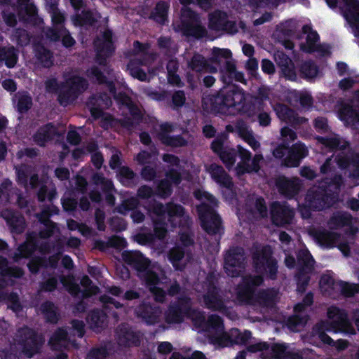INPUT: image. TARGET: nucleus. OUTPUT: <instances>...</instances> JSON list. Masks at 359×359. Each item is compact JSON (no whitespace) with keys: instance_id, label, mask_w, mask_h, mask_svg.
Masks as SVG:
<instances>
[{"instance_id":"obj_1","label":"nucleus","mask_w":359,"mask_h":359,"mask_svg":"<svg viewBox=\"0 0 359 359\" xmlns=\"http://www.w3.org/2000/svg\"><path fill=\"white\" fill-rule=\"evenodd\" d=\"M220 79L225 86L203 97V109L215 115L236 116L247 113L246 94L238 85L232 83L234 80L247 84L244 74L237 71L235 62L229 65Z\"/></svg>"},{"instance_id":"obj_2","label":"nucleus","mask_w":359,"mask_h":359,"mask_svg":"<svg viewBox=\"0 0 359 359\" xmlns=\"http://www.w3.org/2000/svg\"><path fill=\"white\" fill-rule=\"evenodd\" d=\"M196 200L205 201L196 206V211L201 222V228L210 236H217L215 240L219 243L224 233L222 220L216 208L218 207V200L211 194L201 189L194 191Z\"/></svg>"},{"instance_id":"obj_3","label":"nucleus","mask_w":359,"mask_h":359,"mask_svg":"<svg viewBox=\"0 0 359 359\" xmlns=\"http://www.w3.org/2000/svg\"><path fill=\"white\" fill-rule=\"evenodd\" d=\"M270 245H264L252 253V266L256 273L265 274L266 280H276L278 274V262Z\"/></svg>"},{"instance_id":"obj_4","label":"nucleus","mask_w":359,"mask_h":359,"mask_svg":"<svg viewBox=\"0 0 359 359\" xmlns=\"http://www.w3.org/2000/svg\"><path fill=\"white\" fill-rule=\"evenodd\" d=\"M175 30L184 36L195 39H201L208 34L205 27L202 25L200 15L189 7L181 9L180 22L175 25Z\"/></svg>"},{"instance_id":"obj_5","label":"nucleus","mask_w":359,"mask_h":359,"mask_svg":"<svg viewBox=\"0 0 359 359\" xmlns=\"http://www.w3.org/2000/svg\"><path fill=\"white\" fill-rule=\"evenodd\" d=\"M88 81L83 76L74 74L61 83V89L57 95L60 105L66 107L77 100L80 95L88 88Z\"/></svg>"},{"instance_id":"obj_6","label":"nucleus","mask_w":359,"mask_h":359,"mask_svg":"<svg viewBox=\"0 0 359 359\" xmlns=\"http://www.w3.org/2000/svg\"><path fill=\"white\" fill-rule=\"evenodd\" d=\"M16 341L22 347V351L25 355L31 358L40 352L44 343V338L34 329L24 325L18 329Z\"/></svg>"},{"instance_id":"obj_7","label":"nucleus","mask_w":359,"mask_h":359,"mask_svg":"<svg viewBox=\"0 0 359 359\" xmlns=\"http://www.w3.org/2000/svg\"><path fill=\"white\" fill-rule=\"evenodd\" d=\"M327 318L330 321H323V327H328L334 332H343L349 335H355V330L350 322L347 312L337 306H332L327 310Z\"/></svg>"},{"instance_id":"obj_8","label":"nucleus","mask_w":359,"mask_h":359,"mask_svg":"<svg viewBox=\"0 0 359 359\" xmlns=\"http://www.w3.org/2000/svg\"><path fill=\"white\" fill-rule=\"evenodd\" d=\"M247 255L244 249L239 246L229 248L224 255V269L232 278L239 277L245 273Z\"/></svg>"},{"instance_id":"obj_9","label":"nucleus","mask_w":359,"mask_h":359,"mask_svg":"<svg viewBox=\"0 0 359 359\" xmlns=\"http://www.w3.org/2000/svg\"><path fill=\"white\" fill-rule=\"evenodd\" d=\"M305 201L313 211H320L332 207L337 202V196L318 187L308 190Z\"/></svg>"},{"instance_id":"obj_10","label":"nucleus","mask_w":359,"mask_h":359,"mask_svg":"<svg viewBox=\"0 0 359 359\" xmlns=\"http://www.w3.org/2000/svg\"><path fill=\"white\" fill-rule=\"evenodd\" d=\"M191 311H194V309H192L191 298L182 295L168 306L165 319L169 324L181 323L185 316H190Z\"/></svg>"},{"instance_id":"obj_11","label":"nucleus","mask_w":359,"mask_h":359,"mask_svg":"<svg viewBox=\"0 0 359 359\" xmlns=\"http://www.w3.org/2000/svg\"><path fill=\"white\" fill-rule=\"evenodd\" d=\"M208 28L215 32H222L231 34L237 32L236 22L229 20L227 13L219 9L209 14Z\"/></svg>"},{"instance_id":"obj_12","label":"nucleus","mask_w":359,"mask_h":359,"mask_svg":"<svg viewBox=\"0 0 359 359\" xmlns=\"http://www.w3.org/2000/svg\"><path fill=\"white\" fill-rule=\"evenodd\" d=\"M272 223L277 226H283L292 222L294 212L287 203L274 201L270 205Z\"/></svg>"},{"instance_id":"obj_13","label":"nucleus","mask_w":359,"mask_h":359,"mask_svg":"<svg viewBox=\"0 0 359 359\" xmlns=\"http://www.w3.org/2000/svg\"><path fill=\"white\" fill-rule=\"evenodd\" d=\"M275 185L278 192L287 199L294 198L302 189V184L297 177L290 179L285 175L278 176L275 180Z\"/></svg>"},{"instance_id":"obj_14","label":"nucleus","mask_w":359,"mask_h":359,"mask_svg":"<svg viewBox=\"0 0 359 359\" xmlns=\"http://www.w3.org/2000/svg\"><path fill=\"white\" fill-rule=\"evenodd\" d=\"M161 309L150 302H142L135 309V314L147 325H154L159 322Z\"/></svg>"},{"instance_id":"obj_15","label":"nucleus","mask_w":359,"mask_h":359,"mask_svg":"<svg viewBox=\"0 0 359 359\" xmlns=\"http://www.w3.org/2000/svg\"><path fill=\"white\" fill-rule=\"evenodd\" d=\"M273 110L281 121L294 128H297L307 121L306 118L299 116L294 109L285 104L276 103L273 106Z\"/></svg>"},{"instance_id":"obj_16","label":"nucleus","mask_w":359,"mask_h":359,"mask_svg":"<svg viewBox=\"0 0 359 359\" xmlns=\"http://www.w3.org/2000/svg\"><path fill=\"white\" fill-rule=\"evenodd\" d=\"M142 334L126 324L118 327V342L124 347H137L141 344Z\"/></svg>"},{"instance_id":"obj_17","label":"nucleus","mask_w":359,"mask_h":359,"mask_svg":"<svg viewBox=\"0 0 359 359\" xmlns=\"http://www.w3.org/2000/svg\"><path fill=\"white\" fill-rule=\"evenodd\" d=\"M211 178L219 187L226 189L231 192V197L234 195V184L232 177L225 171L224 168L216 163H211L208 169Z\"/></svg>"},{"instance_id":"obj_18","label":"nucleus","mask_w":359,"mask_h":359,"mask_svg":"<svg viewBox=\"0 0 359 359\" xmlns=\"http://www.w3.org/2000/svg\"><path fill=\"white\" fill-rule=\"evenodd\" d=\"M122 258L125 263L136 270L140 276L149 269L151 261L140 251H124Z\"/></svg>"},{"instance_id":"obj_19","label":"nucleus","mask_w":359,"mask_h":359,"mask_svg":"<svg viewBox=\"0 0 359 359\" xmlns=\"http://www.w3.org/2000/svg\"><path fill=\"white\" fill-rule=\"evenodd\" d=\"M210 61L217 66L216 68L219 69L220 76L229 69V65L234 63L231 51L227 48H213Z\"/></svg>"},{"instance_id":"obj_20","label":"nucleus","mask_w":359,"mask_h":359,"mask_svg":"<svg viewBox=\"0 0 359 359\" xmlns=\"http://www.w3.org/2000/svg\"><path fill=\"white\" fill-rule=\"evenodd\" d=\"M308 149L304 143H295L288 148V154L283 159V163L288 168L298 167L302 160L308 155Z\"/></svg>"},{"instance_id":"obj_21","label":"nucleus","mask_w":359,"mask_h":359,"mask_svg":"<svg viewBox=\"0 0 359 359\" xmlns=\"http://www.w3.org/2000/svg\"><path fill=\"white\" fill-rule=\"evenodd\" d=\"M278 291L274 287L259 289L253 292L252 302L263 308H272L276 303Z\"/></svg>"},{"instance_id":"obj_22","label":"nucleus","mask_w":359,"mask_h":359,"mask_svg":"<svg viewBox=\"0 0 359 359\" xmlns=\"http://www.w3.org/2000/svg\"><path fill=\"white\" fill-rule=\"evenodd\" d=\"M274 60L286 79L292 81L297 79L294 64L287 55L283 51H278L274 55Z\"/></svg>"},{"instance_id":"obj_23","label":"nucleus","mask_w":359,"mask_h":359,"mask_svg":"<svg viewBox=\"0 0 359 359\" xmlns=\"http://www.w3.org/2000/svg\"><path fill=\"white\" fill-rule=\"evenodd\" d=\"M11 231L15 234H21L26 228L25 219L22 215L13 210H6L2 212Z\"/></svg>"},{"instance_id":"obj_24","label":"nucleus","mask_w":359,"mask_h":359,"mask_svg":"<svg viewBox=\"0 0 359 359\" xmlns=\"http://www.w3.org/2000/svg\"><path fill=\"white\" fill-rule=\"evenodd\" d=\"M336 162L341 169L352 168L350 177L354 179L359 178V154L350 153L345 155H339L336 157Z\"/></svg>"},{"instance_id":"obj_25","label":"nucleus","mask_w":359,"mask_h":359,"mask_svg":"<svg viewBox=\"0 0 359 359\" xmlns=\"http://www.w3.org/2000/svg\"><path fill=\"white\" fill-rule=\"evenodd\" d=\"M96 52L104 53L106 55H112L115 51L113 42V32L111 29H105L100 37H97L93 41Z\"/></svg>"},{"instance_id":"obj_26","label":"nucleus","mask_w":359,"mask_h":359,"mask_svg":"<svg viewBox=\"0 0 359 359\" xmlns=\"http://www.w3.org/2000/svg\"><path fill=\"white\" fill-rule=\"evenodd\" d=\"M203 303L204 306L212 311L223 312L226 306L223 300L219 290L206 291L203 295Z\"/></svg>"},{"instance_id":"obj_27","label":"nucleus","mask_w":359,"mask_h":359,"mask_svg":"<svg viewBox=\"0 0 359 359\" xmlns=\"http://www.w3.org/2000/svg\"><path fill=\"white\" fill-rule=\"evenodd\" d=\"M57 134L56 128L53 123L40 126L33 135V141L39 147H45Z\"/></svg>"},{"instance_id":"obj_28","label":"nucleus","mask_w":359,"mask_h":359,"mask_svg":"<svg viewBox=\"0 0 359 359\" xmlns=\"http://www.w3.org/2000/svg\"><path fill=\"white\" fill-rule=\"evenodd\" d=\"M264 359H302V357L299 353L287 351V346L285 344H273L269 345Z\"/></svg>"},{"instance_id":"obj_29","label":"nucleus","mask_w":359,"mask_h":359,"mask_svg":"<svg viewBox=\"0 0 359 359\" xmlns=\"http://www.w3.org/2000/svg\"><path fill=\"white\" fill-rule=\"evenodd\" d=\"M188 68L196 73L216 72L217 68L211 65L205 57L198 53H195L187 63Z\"/></svg>"},{"instance_id":"obj_30","label":"nucleus","mask_w":359,"mask_h":359,"mask_svg":"<svg viewBox=\"0 0 359 359\" xmlns=\"http://www.w3.org/2000/svg\"><path fill=\"white\" fill-rule=\"evenodd\" d=\"M74 343L66 327H58L51 335L48 344L54 350L65 348L69 343Z\"/></svg>"},{"instance_id":"obj_31","label":"nucleus","mask_w":359,"mask_h":359,"mask_svg":"<svg viewBox=\"0 0 359 359\" xmlns=\"http://www.w3.org/2000/svg\"><path fill=\"white\" fill-rule=\"evenodd\" d=\"M185 250L183 247L176 245L168 252V261L176 271H182L187 266V260L184 259Z\"/></svg>"},{"instance_id":"obj_32","label":"nucleus","mask_w":359,"mask_h":359,"mask_svg":"<svg viewBox=\"0 0 359 359\" xmlns=\"http://www.w3.org/2000/svg\"><path fill=\"white\" fill-rule=\"evenodd\" d=\"M39 310L47 323L55 325L60 318L58 307L51 301L46 300L40 305Z\"/></svg>"},{"instance_id":"obj_33","label":"nucleus","mask_w":359,"mask_h":359,"mask_svg":"<svg viewBox=\"0 0 359 359\" xmlns=\"http://www.w3.org/2000/svg\"><path fill=\"white\" fill-rule=\"evenodd\" d=\"M339 117L346 126H355L359 124V109L353 108L352 105L344 103L339 110Z\"/></svg>"},{"instance_id":"obj_34","label":"nucleus","mask_w":359,"mask_h":359,"mask_svg":"<svg viewBox=\"0 0 359 359\" xmlns=\"http://www.w3.org/2000/svg\"><path fill=\"white\" fill-rule=\"evenodd\" d=\"M170 4L165 1H159L151 12L148 18L155 22L164 25L168 22Z\"/></svg>"},{"instance_id":"obj_35","label":"nucleus","mask_w":359,"mask_h":359,"mask_svg":"<svg viewBox=\"0 0 359 359\" xmlns=\"http://www.w3.org/2000/svg\"><path fill=\"white\" fill-rule=\"evenodd\" d=\"M297 271L313 272L315 260L308 249H299L296 252Z\"/></svg>"},{"instance_id":"obj_36","label":"nucleus","mask_w":359,"mask_h":359,"mask_svg":"<svg viewBox=\"0 0 359 359\" xmlns=\"http://www.w3.org/2000/svg\"><path fill=\"white\" fill-rule=\"evenodd\" d=\"M87 320L91 329L100 332L107 326V316L100 309H93L88 314Z\"/></svg>"},{"instance_id":"obj_37","label":"nucleus","mask_w":359,"mask_h":359,"mask_svg":"<svg viewBox=\"0 0 359 359\" xmlns=\"http://www.w3.org/2000/svg\"><path fill=\"white\" fill-rule=\"evenodd\" d=\"M119 182L125 187H132L137 183V174L128 166L123 165L116 171Z\"/></svg>"},{"instance_id":"obj_38","label":"nucleus","mask_w":359,"mask_h":359,"mask_svg":"<svg viewBox=\"0 0 359 359\" xmlns=\"http://www.w3.org/2000/svg\"><path fill=\"white\" fill-rule=\"evenodd\" d=\"M313 236L320 245L326 247H332L334 243L339 238L337 233L330 231L325 229L316 230Z\"/></svg>"},{"instance_id":"obj_39","label":"nucleus","mask_w":359,"mask_h":359,"mask_svg":"<svg viewBox=\"0 0 359 359\" xmlns=\"http://www.w3.org/2000/svg\"><path fill=\"white\" fill-rule=\"evenodd\" d=\"M299 73L301 78L307 81L315 79L319 73V67L311 60H304L299 66Z\"/></svg>"},{"instance_id":"obj_40","label":"nucleus","mask_w":359,"mask_h":359,"mask_svg":"<svg viewBox=\"0 0 359 359\" xmlns=\"http://www.w3.org/2000/svg\"><path fill=\"white\" fill-rule=\"evenodd\" d=\"M18 60L16 48L11 46L9 47L0 46V61L4 62L8 68H13Z\"/></svg>"},{"instance_id":"obj_41","label":"nucleus","mask_w":359,"mask_h":359,"mask_svg":"<svg viewBox=\"0 0 359 359\" xmlns=\"http://www.w3.org/2000/svg\"><path fill=\"white\" fill-rule=\"evenodd\" d=\"M74 24L76 26L93 25L97 20L91 10H83L81 13H75L72 17Z\"/></svg>"},{"instance_id":"obj_42","label":"nucleus","mask_w":359,"mask_h":359,"mask_svg":"<svg viewBox=\"0 0 359 359\" xmlns=\"http://www.w3.org/2000/svg\"><path fill=\"white\" fill-rule=\"evenodd\" d=\"M344 3V17L359 24V0H342Z\"/></svg>"},{"instance_id":"obj_43","label":"nucleus","mask_w":359,"mask_h":359,"mask_svg":"<svg viewBox=\"0 0 359 359\" xmlns=\"http://www.w3.org/2000/svg\"><path fill=\"white\" fill-rule=\"evenodd\" d=\"M317 140L331 150H344L346 149L349 144L348 142H344V144H341V140L337 135L333 137L318 136Z\"/></svg>"},{"instance_id":"obj_44","label":"nucleus","mask_w":359,"mask_h":359,"mask_svg":"<svg viewBox=\"0 0 359 359\" xmlns=\"http://www.w3.org/2000/svg\"><path fill=\"white\" fill-rule=\"evenodd\" d=\"M32 172V167L27 164H22L20 166L15 168L18 184L25 189H27L29 187V179Z\"/></svg>"},{"instance_id":"obj_45","label":"nucleus","mask_w":359,"mask_h":359,"mask_svg":"<svg viewBox=\"0 0 359 359\" xmlns=\"http://www.w3.org/2000/svg\"><path fill=\"white\" fill-rule=\"evenodd\" d=\"M101 101H103L102 95H93L89 97L86 103L91 116L95 120L100 118L104 114L103 109L100 105V102Z\"/></svg>"},{"instance_id":"obj_46","label":"nucleus","mask_w":359,"mask_h":359,"mask_svg":"<svg viewBox=\"0 0 359 359\" xmlns=\"http://www.w3.org/2000/svg\"><path fill=\"white\" fill-rule=\"evenodd\" d=\"M35 56L38 62L44 67H50L53 65V53L43 45L35 48Z\"/></svg>"},{"instance_id":"obj_47","label":"nucleus","mask_w":359,"mask_h":359,"mask_svg":"<svg viewBox=\"0 0 359 359\" xmlns=\"http://www.w3.org/2000/svg\"><path fill=\"white\" fill-rule=\"evenodd\" d=\"M312 272L309 271H297L294 274V280L297 285L296 291L298 294H304L311 280L310 274Z\"/></svg>"},{"instance_id":"obj_48","label":"nucleus","mask_w":359,"mask_h":359,"mask_svg":"<svg viewBox=\"0 0 359 359\" xmlns=\"http://www.w3.org/2000/svg\"><path fill=\"white\" fill-rule=\"evenodd\" d=\"M231 345L243 344L247 345V330L241 333L237 328L231 329L229 333L223 337Z\"/></svg>"},{"instance_id":"obj_49","label":"nucleus","mask_w":359,"mask_h":359,"mask_svg":"<svg viewBox=\"0 0 359 359\" xmlns=\"http://www.w3.org/2000/svg\"><path fill=\"white\" fill-rule=\"evenodd\" d=\"M353 217L348 212H339L330 219V224L335 228L350 226L352 224Z\"/></svg>"},{"instance_id":"obj_50","label":"nucleus","mask_w":359,"mask_h":359,"mask_svg":"<svg viewBox=\"0 0 359 359\" xmlns=\"http://www.w3.org/2000/svg\"><path fill=\"white\" fill-rule=\"evenodd\" d=\"M344 182V177L341 174H335L330 178L327 177L325 179V187L324 189H326L329 192L334 193L337 196Z\"/></svg>"},{"instance_id":"obj_51","label":"nucleus","mask_w":359,"mask_h":359,"mask_svg":"<svg viewBox=\"0 0 359 359\" xmlns=\"http://www.w3.org/2000/svg\"><path fill=\"white\" fill-rule=\"evenodd\" d=\"M141 64L142 62L140 60H131L128 62L127 67L130 74L133 78L140 81H147V76L145 71L140 67Z\"/></svg>"},{"instance_id":"obj_52","label":"nucleus","mask_w":359,"mask_h":359,"mask_svg":"<svg viewBox=\"0 0 359 359\" xmlns=\"http://www.w3.org/2000/svg\"><path fill=\"white\" fill-rule=\"evenodd\" d=\"M173 192L172 184L168 179H162L157 183L155 194L161 198L170 197Z\"/></svg>"},{"instance_id":"obj_53","label":"nucleus","mask_w":359,"mask_h":359,"mask_svg":"<svg viewBox=\"0 0 359 359\" xmlns=\"http://www.w3.org/2000/svg\"><path fill=\"white\" fill-rule=\"evenodd\" d=\"M237 154L238 152L234 148L226 147L225 150L220 153L218 156L226 169L230 170L235 164Z\"/></svg>"},{"instance_id":"obj_54","label":"nucleus","mask_w":359,"mask_h":359,"mask_svg":"<svg viewBox=\"0 0 359 359\" xmlns=\"http://www.w3.org/2000/svg\"><path fill=\"white\" fill-rule=\"evenodd\" d=\"M265 279H266L265 274L250 275L248 273V305L251 304L252 294L255 292L252 287L263 285Z\"/></svg>"},{"instance_id":"obj_55","label":"nucleus","mask_w":359,"mask_h":359,"mask_svg":"<svg viewBox=\"0 0 359 359\" xmlns=\"http://www.w3.org/2000/svg\"><path fill=\"white\" fill-rule=\"evenodd\" d=\"M239 277L241 281L236 287V298L241 304L247 305V273H243Z\"/></svg>"},{"instance_id":"obj_56","label":"nucleus","mask_w":359,"mask_h":359,"mask_svg":"<svg viewBox=\"0 0 359 359\" xmlns=\"http://www.w3.org/2000/svg\"><path fill=\"white\" fill-rule=\"evenodd\" d=\"M86 75L92 82L99 85H103L107 81V77L98 67L95 65L87 70Z\"/></svg>"},{"instance_id":"obj_57","label":"nucleus","mask_w":359,"mask_h":359,"mask_svg":"<svg viewBox=\"0 0 359 359\" xmlns=\"http://www.w3.org/2000/svg\"><path fill=\"white\" fill-rule=\"evenodd\" d=\"M185 214V208L180 204L175 203L172 201L167 203L166 215L168 220L172 221L174 217H182Z\"/></svg>"},{"instance_id":"obj_58","label":"nucleus","mask_w":359,"mask_h":359,"mask_svg":"<svg viewBox=\"0 0 359 359\" xmlns=\"http://www.w3.org/2000/svg\"><path fill=\"white\" fill-rule=\"evenodd\" d=\"M36 250H37V248L28 243L24 242L18 246L17 252L14 254V258L15 260L21 258H29Z\"/></svg>"},{"instance_id":"obj_59","label":"nucleus","mask_w":359,"mask_h":359,"mask_svg":"<svg viewBox=\"0 0 359 359\" xmlns=\"http://www.w3.org/2000/svg\"><path fill=\"white\" fill-rule=\"evenodd\" d=\"M154 222V238H156L163 240L167 234L166 222L165 218H156L153 220Z\"/></svg>"},{"instance_id":"obj_60","label":"nucleus","mask_w":359,"mask_h":359,"mask_svg":"<svg viewBox=\"0 0 359 359\" xmlns=\"http://www.w3.org/2000/svg\"><path fill=\"white\" fill-rule=\"evenodd\" d=\"M141 278L145 283V285L151 290L156 287L160 283V278L158 274L151 270L147 269L144 273L140 275Z\"/></svg>"},{"instance_id":"obj_61","label":"nucleus","mask_w":359,"mask_h":359,"mask_svg":"<svg viewBox=\"0 0 359 359\" xmlns=\"http://www.w3.org/2000/svg\"><path fill=\"white\" fill-rule=\"evenodd\" d=\"M71 327H67V331L69 332L70 337L76 336L79 338H82L85 333V324L83 321L74 319L71 321Z\"/></svg>"},{"instance_id":"obj_62","label":"nucleus","mask_w":359,"mask_h":359,"mask_svg":"<svg viewBox=\"0 0 359 359\" xmlns=\"http://www.w3.org/2000/svg\"><path fill=\"white\" fill-rule=\"evenodd\" d=\"M163 145L174 148L182 147L187 145V140L182 135H169L161 142Z\"/></svg>"},{"instance_id":"obj_63","label":"nucleus","mask_w":359,"mask_h":359,"mask_svg":"<svg viewBox=\"0 0 359 359\" xmlns=\"http://www.w3.org/2000/svg\"><path fill=\"white\" fill-rule=\"evenodd\" d=\"M46 257L35 256L32 257L27 263V268L32 274H37L41 269H46Z\"/></svg>"},{"instance_id":"obj_64","label":"nucleus","mask_w":359,"mask_h":359,"mask_svg":"<svg viewBox=\"0 0 359 359\" xmlns=\"http://www.w3.org/2000/svg\"><path fill=\"white\" fill-rule=\"evenodd\" d=\"M140 203L137 198L131 197L126 199L117 208L118 213L122 215H126L129 211H133L136 210Z\"/></svg>"}]
</instances>
